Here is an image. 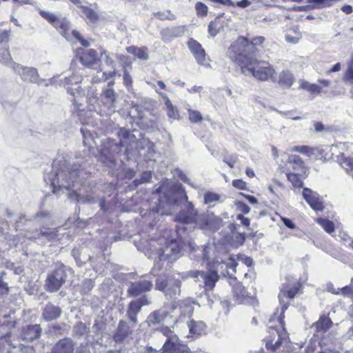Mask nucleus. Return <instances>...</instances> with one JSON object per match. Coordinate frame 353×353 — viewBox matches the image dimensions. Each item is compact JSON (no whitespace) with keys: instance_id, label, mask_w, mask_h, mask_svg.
<instances>
[{"instance_id":"obj_1","label":"nucleus","mask_w":353,"mask_h":353,"mask_svg":"<svg viewBox=\"0 0 353 353\" xmlns=\"http://www.w3.org/2000/svg\"><path fill=\"white\" fill-rule=\"evenodd\" d=\"M265 41V38L263 36H256L251 39L239 36L228 48L227 56L241 68L243 73L248 72L261 81H272L276 74L274 68L269 62L256 59Z\"/></svg>"},{"instance_id":"obj_2","label":"nucleus","mask_w":353,"mask_h":353,"mask_svg":"<svg viewBox=\"0 0 353 353\" xmlns=\"http://www.w3.org/2000/svg\"><path fill=\"white\" fill-rule=\"evenodd\" d=\"M152 288V281L141 278L138 281L132 282L128 288L127 294L129 296L138 297L141 296L130 301L127 307L126 316L132 325L137 324L138 314L141 312L142 307L151 303V301L145 294L150 292Z\"/></svg>"},{"instance_id":"obj_3","label":"nucleus","mask_w":353,"mask_h":353,"mask_svg":"<svg viewBox=\"0 0 353 353\" xmlns=\"http://www.w3.org/2000/svg\"><path fill=\"white\" fill-rule=\"evenodd\" d=\"M181 288V280L173 276L163 274L155 280V289L163 292L165 296L170 299L180 294Z\"/></svg>"},{"instance_id":"obj_4","label":"nucleus","mask_w":353,"mask_h":353,"mask_svg":"<svg viewBox=\"0 0 353 353\" xmlns=\"http://www.w3.org/2000/svg\"><path fill=\"white\" fill-rule=\"evenodd\" d=\"M302 283L297 279L288 277L285 282L282 284L278 295L280 305H290L289 302L285 301V299H293L297 294L302 292Z\"/></svg>"},{"instance_id":"obj_5","label":"nucleus","mask_w":353,"mask_h":353,"mask_svg":"<svg viewBox=\"0 0 353 353\" xmlns=\"http://www.w3.org/2000/svg\"><path fill=\"white\" fill-rule=\"evenodd\" d=\"M67 274L64 267H57L48 274L45 280L44 288L48 292H56L65 284Z\"/></svg>"},{"instance_id":"obj_6","label":"nucleus","mask_w":353,"mask_h":353,"mask_svg":"<svg viewBox=\"0 0 353 353\" xmlns=\"http://www.w3.org/2000/svg\"><path fill=\"white\" fill-rule=\"evenodd\" d=\"M289 306L290 304H283V305H280L279 307L275 309L274 313L269 319V323L270 324L269 326V329L276 331L277 334L279 336V339L276 341V345H280V344L281 343V334L279 328H281L282 331L286 332L284 319L285 311Z\"/></svg>"},{"instance_id":"obj_7","label":"nucleus","mask_w":353,"mask_h":353,"mask_svg":"<svg viewBox=\"0 0 353 353\" xmlns=\"http://www.w3.org/2000/svg\"><path fill=\"white\" fill-rule=\"evenodd\" d=\"M76 57L86 68H93L94 65L101 61L98 52L92 48H79L76 50Z\"/></svg>"},{"instance_id":"obj_8","label":"nucleus","mask_w":353,"mask_h":353,"mask_svg":"<svg viewBox=\"0 0 353 353\" xmlns=\"http://www.w3.org/2000/svg\"><path fill=\"white\" fill-rule=\"evenodd\" d=\"M39 13L50 24L60 31L64 37H67L70 30V23L66 19L59 18L56 14L43 10H40Z\"/></svg>"},{"instance_id":"obj_9","label":"nucleus","mask_w":353,"mask_h":353,"mask_svg":"<svg viewBox=\"0 0 353 353\" xmlns=\"http://www.w3.org/2000/svg\"><path fill=\"white\" fill-rule=\"evenodd\" d=\"M198 211L192 203H188L185 209L181 210L176 215L175 221L182 224H195Z\"/></svg>"},{"instance_id":"obj_10","label":"nucleus","mask_w":353,"mask_h":353,"mask_svg":"<svg viewBox=\"0 0 353 353\" xmlns=\"http://www.w3.org/2000/svg\"><path fill=\"white\" fill-rule=\"evenodd\" d=\"M187 45L196 62L200 65L205 64L207 62V54L201 44L194 39L190 38Z\"/></svg>"},{"instance_id":"obj_11","label":"nucleus","mask_w":353,"mask_h":353,"mask_svg":"<svg viewBox=\"0 0 353 353\" xmlns=\"http://www.w3.org/2000/svg\"><path fill=\"white\" fill-rule=\"evenodd\" d=\"M288 171L292 172H309V168L305 165L303 160L297 154H290L285 162Z\"/></svg>"},{"instance_id":"obj_12","label":"nucleus","mask_w":353,"mask_h":353,"mask_svg":"<svg viewBox=\"0 0 353 353\" xmlns=\"http://www.w3.org/2000/svg\"><path fill=\"white\" fill-rule=\"evenodd\" d=\"M303 196L309 205L315 211H322L324 205L318 194L308 188H303Z\"/></svg>"},{"instance_id":"obj_13","label":"nucleus","mask_w":353,"mask_h":353,"mask_svg":"<svg viewBox=\"0 0 353 353\" xmlns=\"http://www.w3.org/2000/svg\"><path fill=\"white\" fill-rule=\"evenodd\" d=\"M296 79L292 72L288 69L283 70L279 72L276 79L272 81L283 89H290L295 83Z\"/></svg>"},{"instance_id":"obj_14","label":"nucleus","mask_w":353,"mask_h":353,"mask_svg":"<svg viewBox=\"0 0 353 353\" xmlns=\"http://www.w3.org/2000/svg\"><path fill=\"white\" fill-rule=\"evenodd\" d=\"M132 334V330L124 320H120L115 330L112 339L116 343H121Z\"/></svg>"},{"instance_id":"obj_15","label":"nucleus","mask_w":353,"mask_h":353,"mask_svg":"<svg viewBox=\"0 0 353 353\" xmlns=\"http://www.w3.org/2000/svg\"><path fill=\"white\" fill-rule=\"evenodd\" d=\"M75 343L68 337L59 340L53 346L52 353H74Z\"/></svg>"},{"instance_id":"obj_16","label":"nucleus","mask_w":353,"mask_h":353,"mask_svg":"<svg viewBox=\"0 0 353 353\" xmlns=\"http://www.w3.org/2000/svg\"><path fill=\"white\" fill-rule=\"evenodd\" d=\"M41 332L40 325H28L22 327L21 337L24 341H32L40 337Z\"/></svg>"},{"instance_id":"obj_17","label":"nucleus","mask_w":353,"mask_h":353,"mask_svg":"<svg viewBox=\"0 0 353 353\" xmlns=\"http://www.w3.org/2000/svg\"><path fill=\"white\" fill-rule=\"evenodd\" d=\"M232 295L235 301L239 304L245 303L251 299L250 293L240 282H236L232 285Z\"/></svg>"},{"instance_id":"obj_18","label":"nucleus","mask_w":353,"mask_h":353,"mask_svg":"<svg viewBox=\"0 0 353 353\" xmlns=\"http://www.w3.org/2000/svg\"><path fill=\"white\" fill-rule=\"evenodd\" d=\"M285 175L288 181L291 183L294 188L300 189L303 187V180L308 176L309 172H292V171H287Z\"/></svg>"},{"instance_id":"obj_19","label":"nucleus","mask_w":353,"mask_h":353,"mask_svg":"<svg viewBox=\"0 0 353 353\" xmlns=\"http://www.w3.org/2000/svg\"><path fill=\"white\" fill-rule=\"evenodd\" d=\"M199 275L203 280L205 292L212 290L215 287L216 283L219 279V276L215 271L210 272L201 271L199 272Z\"/></svg>"},{"instance_id":"obj_20","label":"nucleus","mask_w":353,"mask_h":353,"mask_svg":"<svg viewBox=\"0 0 353 353\" xmlns=\"http://www.w3.org/2000/svg\"><path fill=\"white\" fill-rule=\"evenodd\" d=\"M61 312V309L59 306L48 303L43 309L42 317L46 321H51L58 319Z\"/></svg>"},{"instance_id":"obj_21","label":"nucleus","mask_w":353,"mask_h":353,"mask_svg":"<svg viewBox=\"0 0 353 353\" xmlns=\"http://www.w3.org/2000/svg\"><path fill=\"white\" fill-rule=\"evenodd\" d=\"M185 345L168 339L163 344L161 353H184Z\"/></svg>"},{"instance_id":"obj_22","label":"nucleus","mask_w":353,"mask_h":353,"mask_svg":"<svg viewBox=\"0 0 353 353\" xmlns=\"http://www.w3.org/2000/svg\"><path fill=\"white\" fill-rule=\"evenodd\" d=\"M195 224L201 230H212L214 228L215 220L208 214L198 213Z\"/></svg>"},{"instance_id":"obj_23","label":"nucleus","mask_w":353,"mask_h":353,"mask_svg":"<svg viewBox=\"0 0 353 353\" xmlns=\"http://www.w3.org/2000/svg\"><path fill=\"white\" fill-rule=\"evenodd\" d=\"M99 160L108 168H113L116 165L114 155L110 152L105 145L100 150Z\"/></svg>"},{"instance_id":"obj_24","label":"nucleus","mask_w":353,"mask_h":353,"mask_svg":"<svg viewBox=\"0 0 353 353\" xmlns=\"http://www.w3.org/2000/svg\"><path fill=\"white\" fill-rule=\"evenodd\" d=\"M166 312L161 310H154L151 312L147 317L145 323L148 326L153 327L161 323L167 316Z\"/></svg>"},{"instance_id":"obj_25","label":"nucleus","mask_w":353,"mask_h":353,"mask_svg":"<svg viewBox=\"0 0 353 353\" xmlns=\"http://www.w3.org/2000/svg\"><path fill=\"white\" fill-rule=\"evenodd\" d=\"M128 53L136 56L139 59L147 60L149 58L148 49L146 46L138 48L135 46H130L126 48Z\"/></svg>"},{"instance_id":"obj_26","label":"nucleus","mask_w":353,"mask_h":353,"mask_svg":"<svg viewBox=\"0 0 353 353\" xmlns=\"http://www.w3.org/2000/svg\"><path fill=\"white\" fill-rule=\"evenodd\" d=\"M328 291L334 295L342 294L344 296H353V278L351 279V283L341 288H334L333 286L328 288Z\"/></svg>"},{"instance_id":"obj_27","label":"nucleus","mask_w":353,"mask_h":353,"mask_svg":"<svg viewBox=\"0 0 353 353\" xmlns=\"http://www.w3.org/2000/svg\"><path fill=\"white\" fill-rule=\"evenodd\" d=\"M188 327L190 329V333L192 336H198L205 332L206 325L201 321L191 320L188 322Z\"/></svg>"},{"instance_id":"obj_28","label":"nucleus","mask_w":353,"mask_h":353,"mask_svg":"<svg viewBox=\"0 0 353 353\" xmlns=\"http://www.w3.org/2000/svg\"><path fill=\"white\" fill-rule=\"evenodd\" d=\"M79 8L83 14L82 17L84 19L89 20L91 23H95L99 20V14L92 8L85 6H81Z\"/></svg>"},{"instance_id":"obj_29","label":"nucleus","mask_w":353,"mask_h":353,"mask_svg":"<svg viewBox=\"0 0 353 353\" xmlns=\"http://www.w3.org/2000/svg\"><path fill=\"white\" fill-rule=\"evenodd\" d=\"M333 323L328 316L322 315L315 323V327L318 331L326 332L332 327Z\"/></svg>"},{"instance_id":"obj_30","label":"nucleus","mask_w":353,"mask_h":353,"mask_svg":"<svg viewBox=\"0 0 353 353\" xmlns=\"http://www.w3.org/2000/svg\"><path fill=\"white\" fill-rule=\"evenodd\" d=\"M22 79L26 81H33L38 76L36 69L33 68H22Z\"/></svg>"},{"instance_id":"obj_31","label":"nucleus","mask_w":353,"mask_h":353,"mask_svg":"<svg viewBox=\"0 0 353 353\" xmlns=\"http://www.w3.org/2000/svg\"><path fill=\"white\" fill-rule=\"evenodd\" d=\"M300 87L302 89L308 91L311 94H319L321 92V88L320 86L314 83H310L305 81H303L301 83Z\"/></svg>"},{"instance_id":"obj_32","label":"nucleus","mask_w":353,"mask_h":353,"mask_svg":"<svg viewBox=\"0 0 353 353\" xmlns=\"http://www.w3.org/2000/svg\"><path fill=\"white\" fill-rule=\"evenodd\" d=\"M291 151L299 152L310 157L314 154V148L309 145H295L291 148Z\"/></svg>"},{"instance_id":"obj_33","label":"nucleus","mask_w":353,"mask_h":353,"mask_svg":"<svg viewBox=\"0 0 353 353\" xmlns=\"http://www.w3.org/2000/svg\"><path fill=\"white\" fill-rule=\"evenodd\" d=\"M165 106L167 109V114L169 118L172 119H177L179 117V113L178 109L174 106L169 99H167L165 102Z\"/></svg>"},{"instance_id":"obj_34","label":"nucleus","mask_w":353,"mask_h":353,"mask_svg":"<svg viewBox=\"0 0 353 353\" xmlns=\"http://www.w3.org/2000/svg\"><path fill=\"white\" fill-rule=\"evenodd\" d=\"M222 28V25L220 20L216 18L214 20L210 22L208 25V32L212 37H215Z\"/></svg>"},{"instance_id":"obj_35","label":"nucleus","mask_w":353,"mask_h":353,"mask_svg":"<svg viewBox=\"0 0 353 353\" xmlns=\"http://www.w3.org/2000/svg\"><path fill=\"white\" fill-rule=\"evenodd\" d=\"M101 95L105 99L106 103L110 105H112L116 101L117 94L113 88H106L103 91Z\"/></svg>"},{"instance_id":"obj_36","label":"nucleus","mask_w":353,"mask_h":353,"mask_svg":"<svg viewBox=\"0 0 353 353\" xmlns=\"http://www.w3.org/2000/svg\"><path fill=\"white\" fill-rule=\"evenodd\" d=\"M73 330L76 336H81L88 333L89 327L84 323L79 321L74 325Z\"/></svg>"},{"instance_id":"obj_37","label":"nucleus","mask_w":353,"mask_h":353,"mask_svg":"<svg viewBox=\"0 0 353 353\" xmlns=\"http://www.w3.org/2000/svg\"><path fill=\"white\" fill-rule=\"evenodd\" d=\"M317 222L327 233L330 234L334 231V224L332 221L327 219L319 218Z\"/></svg>"},{"instance_id":"obj_38","label":"nucleus","mask_w":353,"mask_h":353,"mask_svg":"<svg viewBox=\"0 0 353 353\" xmlns=\"http://www.w3.org/2000/svg\"><path fill=\"white\" fill-rule=\"evenodd\" d=\"M340 164L353 177V159L343 158Z\"/></svg>"},{"instance_id":"obj_39","label":"nucleus","mask_w":353,"mask_h":353,"mask_svg":"<svg viewBox=\"0 0 353 353\" xmlns=\"http://www.w3.org/2000/svg\"><path fill=\"white\" fill-rule=\"evenodd\" d=\"M195 10L196 14L199 17H206L208 12V6L201 1H199L195 4Z\"/></svg>"},{"instance_id":"obj_40","label":"nucleus","mask_w":353,"mask_h":353,"mask_svg":"<svg viewBox=\"0 0 353 353\" xmlns=\"http://www.w3.org/2000/svg\"><path fill=\"white\" fill-rule=\"evenodd\" d=\"M189 120L192 123H199L203 120V117L198 110H188Z\"/></svg>"},{"instance_id":"obj_41","label":"nucleus","mask_w":353,"mask_h":353,"mask_svg":"<svg viewBox=\"0 0 353 353\" xmlns=\"http://www.w3.org/2000/svg\"><path fill=\"white\" fill-rule=\"evenodd\" d=\"M72 35L81 43V46H83V47L85 48H88L90 46V43L89 42L88 40L84 39L81 33L76 30H73L72 31Z\"/></svg>"},{"instance_id":"obj_42","label":"nucleus","mask_w":353,"mask_h":353,"mask_svg":"<svg viewBox=\"0 0 353 353\" xmlns=\"http://www.w3.org/2000/svg\"><path fill=\"white\" fill-rule=\"evenodd\" d=\"M343 79L345 81L353 82V57H352L350 62L348 63Z\"/></svg>"},{"instance_id":"obj_43","label":"nucleus","mask_w":353,"mask_h":353,"mask_svg":"<svg viewBox=\"0 0 353 353\" xmlns=\"http://www.w3.org/2000/svg\"><path fill=\"white\" fill-rule=\"evenodd\" d=\"M219 199L220 196L219 194L211 192H208L204 195V201L205 203H210L217 201L219 200Z\"/></svg>"},{"instance_id":"obj_44","label":"nucleus","mask_w":353,"mask_h":353,"mask_svg":"<svg viewBox=\"0 0 353 353\" xmlns=\"http://www.w3.org/2000/svg\"><path fill=\"white\" fill-rule=\"evenodd\" d=\"M118 136L121 140V142H125L128 139H130L133 135L131 134L130 132L125 128H121L118 132Z\"/></svg>"},{"instance_id":"obj_45","label":"nucleus","mask_w":353,"mask_h":353,"mask_svg":"<svg viewBox=\"0 0 353 353\" xmlns=\"http://www.w3.org/2000/svg\"><path fill=\"white\" fill-rule=\"evenodd\" d=\"M232 185L240 190H247L248 186L247 183L242 179H234L232 182Z\"/></svg>"},{"instance_id":"obj_46","label":"nucleus","mask_w":353,"mask_h":353,"mask_svg":"<svg viewBox=\"0 0 353 353\" xmlns=\"http://www.w3.org/2000/svg\"><path fill=\"white\" fill-rule=\"evenodd\" d=\"M152 175L150 171L143 172L140 177L139 183H148L152 180Z\"/></svg>"},{"instance_id":"obj_47","label":"nucleus","mask_w":353,"mask_h":353,"mask_svg":"<svg viewBox=\"0 0 353 353\" xmlns=\"http://www.w3.org/2000/svg\"><path fill=\"white\" fill-rule=\"evenodd\" d=\"M123 83L126 87H131L132 85V77L126 70L123 72Z\"/></svg>"},{"instance_id":"obj_48","label":"nucleus","mask_w":353,"mask_h":353,"mask_svg":"<svg viewBox=\"0 0 353 353\" xmlns=\"http://www.w3.org/2000/svg\"><path fill=\"white\" fill-rule=\"evenodd\" d=\"M281 220L287 228L290 229H294L296 228L295 223L291 219L281 216Z\"/></svg>"},{"instance_id":"obj_49","label":"nucleus","mask_w":353,"mask_h":353,"mask_svg":"<svg viewBox=\"0 0 353 353\" xmlns=\"http://www.w3.org/2000/svg\"><path fill=\"white\" fill-rule=\"evenodd\" d=\"M74 353H90L89 347L87 343L81 344L74 352Z\"/></svg>"},{"instance_id":"obj_50","label":"nucleus","mask_w":353,"mask_h":353,"mask_svg":"<svg viewBox=\"0 0 353 353\" xmlns=\"http://www.w3.org/2000/svg\"><path fill=\"white\" fill-rule=\"evenodd\" d=\"M236 219L238 220H240L241 221V224L246 227V228H248L250 225V219L247 218V217H245L242 214H239L237 215L236 216Z\"/></svg>"},{"instance_id":"obj_51","label":"nucleus","mask_w":353,"mask_h":353,"mask_svg":"<svg viewBox=\"0 0 353 353\" xmlns=\"http://www.w3.org/2000/svg\"><path fill=\"white\" fill-rule=\"evenodd\" d=\"M10 32L9 31H0V43L8 42L9 40Z\"/></svg>"},{"instance_id":"obj_52","label":"nucleus","mask_w":353,"mask_h":353,"mask_svg":"<svg viewBox=\"0 0 353 353\" xmlns=\"http://www.w3.org/2000/svg\"><path fill=\"white\" fill-rule=\"evenodd\" d=\"M238 208L243 214H248L250 210V208L243 202H241L239 204Z\"/></svg>"},{"instance_id":"obj_53","label":"nucleus","mask_w":353,"mask_h":353,"mask_svg":"<svg viewBox=\"0 0 353 353\" xmlns=\"http://www.w3.org/2000/svg\"><path fill=\"white\" fill-rule=\"evenodd\" d=\"M314 127L316 132H321L325 130L324 125L320 121H315L314 123Z\"/></svg>"},{"instance_id":"obj_54","label":"nucleus","mask_w":353,"mask_h":353,"mask_svg":"<svg viewBox=\"0 0 353 353\" xmlns=\"http://www.w3.org/2000/svg\"><path fill=\"white\" fill-rule=\"evenodd\" d=\"M299 39H300L299 36L294 37V36H292L290 34L285 35V40L289 43H296L299 42Z\"/></svg>"},{"instance_id":"obj_55","label":"nucleus","mask_w":353,"mask_h":353,"mask_svg":"<svg viewBox=\"0 0 353 353\" xmlns=\"http://www.w3.org/2000/svg\"><path fill=\"white\" fill-rule=\"evenodd\" d=\"M341 69V65L340 63H336V64H334L332 68H330V70H328L327 71V74H329L332 72H339L340 71Z\"/></svg>"},{"instance_id":"obj_56","label":"nucleus","mask_w":353,"mask_h":353,"mask_svg":"<svg viewBox=\"0 0 353 353\" xmlns=\"http://www.w3.org/2000/svg\"><path fill=\"white\" fill-rule=\"evenodd\" d=\"M341 10L346 14H350L352 12L353 9L350 5H344L341 7Z\"/></svg>"},{"instance_id":"obj_57","label":"nucleus","mask_w":353,"mask_h":353,"mask_svg":"<svg viewBox=\"0 0 353 353\" xmlns=\"http://www.w3.org/2000/svg\"><path fill=\"white\" fill-rule=\"evenodd\" d=\"M250 1L248 0H242L236 2V6L239 8H246L250 5Z\"/></svg>"},{"instance_id":"obj_58","label":"nucleus","mask_w":353,"mask_h":353,"mask_svg":"<svg viewBox=\"0 0 353 353\" xmlns=\"http://www.w3.org/2000/svg\"><path fill=\"white\" fill-rule=\"evenodd\" d=\"M243 263L248 267H251L253 265V260L250 256H245L242 259Z\"/></svg>"},{"instance_id":"obj_59","label":"nucleus","mask_w":353,"mask_h":353,"mask_svg":"<svg viewBox=\"0 0 353 353\" xmlns=\"http://www.w3.org/2000/svg\"><path fill=\"white\" fill-rule=\"evenodd\" d=\"M116 75L115 71H111L109 72H103V78L105 81L108 80L109 79L114 77Z\"/></svg>"},{"instance_id":"obj_60","label":"nucleus","mask_w":353,"mask_h":353,"mask_svg":"<svg viewBox=\"0 0 353 353\" xmlns=\"http://www.w3.org/2000/svg\"><path fill=\"white\" fill-rule=\"evenodd\" d=\"M203 90V87L202 86H197V85H194L193 87H192L191 88L188 89V92L190 93H199L200 92H201Z\"/></svg>"},{"instance_id":"obj_61","label":"nucleus","mask_w":353,"mask_h":353,"mask_svg":"<svg viewBox=\"0 0 353 353\" xmlns=\"http://www.w3.org/2000/svg\"><path fill=\"white\" fill-rule=\"evenodd\" d=\"M229 261L230 262L228 263L227 267L235 270L237 266V262L232 257H230Z\"/></svg>"},{"instance_id":"obj_62","label":"nucleus","mask_w":353,"mask_h":353,"mask_svg":"<svg viewBox=\"0 0 353 353\" xmlns=\"http://www.w3.org/2000/svg\"><path fill=\"white\" fill-rule=\"evenodd\" d=\"M79 170H72L69 172V177L70 179L72 180V182H74V180H73V178H75L77 176H79Z\"/></svg>"},{"instance_id":"obj_63","label":"nucleus","mask_w":353,"mask_h":353,"mask_svg":"<svg viewBox=\"0 0 353 353\" xmlns=\"http://www.w3.org/2000/svg\"><path fill=\"white\" fill-rule=\"evenodd\" d=\"M245 174L250 178H253L255 176V173H254V170L250 168H246Z\"/></svg>"},{"instance_id":"obj_64","label":"nucleus","mask_w":353,"mask_h":353,"mask_svg":"<svg viewBox=\"0 0 353 353\" xmlns=\"http://www.w3.org/2000/svg\"><path fill=\"white\" fill-rule=\"evenodd\" d=\"M318 82L325 87H327L330 85V81L326 79H319Z\"/></svg>"}]
</instances>
